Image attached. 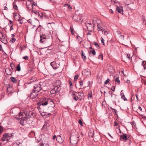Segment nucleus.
<instances>
[{
  "mask_svg": "<svg viewBox=\"0 0 146 146\" xmlns=\"http://www.w3.org/2000/svg\"><path fill=\"white\" fill-rule=\"evenodd\" d=\"M92 93H88V98H91L92 97Z\"/></svg>",
  "mask_w": 146,
  "mask_h": 146,
  "instance_id": "nucleus-56",
  "label": "nucleus"
},
{
  "mask_svg": "<svg viewBox=\"0 0 146 146\" xmlns=\"http://www.w3.org/2000/svg\"><path fill=\"white\" fill-rule=\"evenodd\" d=\"M13 134V133H5L3 135V137L1 139L3 141H8L10 138L13 136L12 135Z\"/></svg>",
  "mask_w": 146,
  "mask_h": 146,
  "instance_id": "nucleus-4",
  "label": "nucleus"
},
{
  "mask_svg": "<svg viewBox=\"0 0 146 146\" xmlns=\"http://www.w3.org/2000/svg\"><path fill=\"white\" fill-rule=\"evenodd\" d=\"M98 58L99 59L101 58L102 60H103V54L102 53H100V55H99Z\"/></svg>",
  "mask_w": 146,
  "mask_h": 146,
  "instance_id": "nucleus-37",
  "label": "nucleus"
},
{
  "mask_svg": "<svg viewBox=\"0 0 146 146\" xmlns=\"http://www.w3.org/2000/svg\"><path fill=\"white\" fill-rule=\"evenodd\" d=\"M17 70L18 72L20 71L21 67L20 64H18L17 66Z\"/></svg>",
  "mask_w": 146,
  "mask_h": 146,
  "instance_id": "nucleus-30",
  "label": "nucleus"
},
{
  "mask_svg": "<svg viewBox=\"0 0 146 146\" xmlns=\"http://www.w3.org/2000/svg\"><path fill=\"white\" fill-rule=\"evenodd\" d=\"M121 98H122L123 99V100L124 101L127 100V99L125 97V95L124 94V93H121Z\"/></svg>",
  "mask_w": 146,
  "mask_h": 146,
  "instance_id": "nucleus-29",
  "label": "nucleus"
},
{
  "mask_svg": "<svg viewBox=\"0 0 146 146\" xmlns=\"http://www.w3.org/2000/svg\"><path fill=\"white\" fill-rule=\"evenodd\" d=\"M70 30L71 31V32L72 34V35H73L74 34V32H73V29L72 27H70Z\"/></svg>",
  "mask_w": 146,
  "mask_h": 146,
  "instance_id": "nucleus-46",
  "label": "nucleus"
},
{
  "mask_svg": "<svg viewBox=\"0 0 146 146\" xmlns=\"http://www.w3.org/2000/svg\"><path fill=\"white\" fill-rule=\"evenodd\" d=\"M56 140L57 142L60 143H62L64 141V139L62 138L60 135H58L57 136Z\"/></svg>",
  "mask_w": 146,
  "mask_h": 146,
  "instance_id": "nucleus-15",
  "label": "nucleus"
},
{
  "mask_svg": "<svg viewBox=\"0 0 146 146\" xmlns=\"http://www.w3.org/2000/svg\"><path fill=\"white\" fill-rule=\"evenodd\" d=\"M43 14V13H42L41 12H38V16H40V18L41 19H42Z\"/></svg>",
  "mask_w": 146,
  "mask_h": 146,
  "instance_id": "nucleus-32",
  "label": "nucleus"
},
{
  "mask_svg": "<svg viewBox=\"0 0 146 146\" xmlns=\"http://www.w3.org/2000/svg\"><path fill=\"white\" fill-rule=\"evenodd\" d=\"M79 135L75 129L72 130L70 134V137H72L79 136Z\"/></svg>",
  "mask_w": 146,
  "mask_h": 146,
  "instance_id": "nucleus-13",
  "label": "nucleus"
},
{
  "mask_svg": "<svg viewBox=\"0 0 146 146\" xmlns=\"http://www.w3.org/2000/svg\"><path fill=\"white\" fill-rule=\"evenodd\" d=\"M116 10L117 11L118 13H121L122 15L123 14V8L121 6H117L116 8Z\"/></svg>",
  "mask_w": 146,
  "mask_h": 146,
  "instance_id": "nucleus-17",
  "label": "nucleus"
},
{
  "mask_svg": "<svg viewBox=\"0 0 146 146\" xmlns=\"http://www.w3.org/2000/svg\"><path fill=\"white\" fill-rule=\"evenodd\" d=\"M9 21L10 22V24L12 26H13V22L12 21H11V20H9Z\"/></svg>",
  "mask_w": 146,
  "mask_h": 146,
  "instance_id": "nucleus-57",
  "label": "nucleus"
},
{
  "mask_svg": "<svg viewBox=\"0 0 146 146\" xmlns=\"http://www.w3.org/2000/svg\"><path fill=\"white\" fill-rule=\"evenodd\" d=\"M40 42L47 44L49 46H50L52 44V40L51 38L47 37L45 34H40Z\"/></svg>",
  "mask_w": 146,
  "mask_h": 146,
  "instance_id": "nucleus-3",
  "label": "nucleus"
},
{
  "mask_svg": "<svg viewBox=\"0 0 146 146\" xmlns=\"http://www.w3.org/2000/svg\"><path fill=\"white\" fill-rule=\"evenodd\" d=\"M127 2L125 6L128 7L130 9L132 10L133 7V0H126Z\"/></svg>",
  "mask_w": 146,
  "mask_h": 146,
  "instance_id": "nucleus-6",
  "label": "nucleus"
},
{
  "mask_svg": "<svg viewBox=\"0 0 146 146\" xmlns=\"http://www.w3.org/2000/svg\"><path fill=\"white\" fill-rule=\"evenodd\" d=\"M75 93H76V94H77L78 96V99H79L80 100L84 99V94L83 92H74Z\"/></svg>",
  "mask_w": 146,
  "mask_h": 146,
  "instance_id": "nucleus-14",
  "label": "nucleus"
},
{
  "mask_svg": "<svg viewBox=\"0 0 146 146\" xmlns=\"http://www.w3.org/2000/svg\"><path fill=\"white\" fill-rule=\"evenodd\" d=\"M80 86L81 87H82L83 86V82L82 80H81L79 82Z\"/></svg>",
  "mask_w": 146,
  "mask_h": 146,
  "instance_id": "nucleus-42",
  "label": "nucleus"
},
{
  "mask_svg": "<svg viewBox=\"0 0 146 146\" xmlns=\"http://www.w3.org/2000/svg\"><path fill=\"white\" fill-rule=\"evenodd\" d=\"M3 131V127L0 126V135L1 134L2 132Z\"/></svg>",
  "mask_w": 146,
  "mask_h": 146,
  "instance_id": "nucleus-49",
  "label": "nucleus"
},
{
  "mask_svg": "<svg viewBox=\"0 0 146 146\" xmlns=\"http://www.w3.org/2000/svg\"><path fill=\"white\" fill-rule=\"evenodd\" d=\"M81 54L82 56V58L84 60H85L86 59V56L84 54V52L83 50L81 51Z\"/></svg>",
  "mask_w": 146,
  "mask_h": 146,
  "instance_id": "nucleus-22",
  "label": "nucleus"
},
{
  "mask_svg": "<svg viewBox=\"0 0 146 146\" xmlns=\"http://www.w3.org/2000/svg\"><path fill=\"white\" fill-rule=\"evenodd\" d=\"M15 40L16 39L15 38H12L11 40H10V41H12V43H14L15 42Z\"/></svg>",
  "mask_w": 146,
  "mask_h": 146,
  "instance_id": "nucleus-50",
  "label": "nucleus"
},
{
  "mask_svg": "<svg viewBox=\"0 0 146 146\" xmlns=\"http://www.w3.org/2000/svg\"><path fill=\"white\" fill-rule=\"evenodd\" d=\"M114 125L115 126H117V125H118V123H117L115 121L114 122Z\"/></svg>",
  "mask_w": 146,
  "mask_h": 146,
  "instance_id": "nucleus-61",
  "label": "nucleus"
},
{
  "mask_svg": "<svg viewBox=\"0 0 146 146\" xmlns=\"http://www.w3.org/2000/svg\"><path fill=\"white\" fill-rule=\"evenodd\" d=\"M92 53L93 55L94 56L96 54V52L94 50V49H93V50L90 51L89 53Z\"/></svg>",
  "mask_w": 146,
  "mask_h": 146,
  "instance_id": "nucleus-35",
  "label": "nucleus"
},
{
  "mask_svg": "<svg viewBox=\"0 0 146 146\" xmlns=\"http://www.w3.org/2000/svg\"><path fill=\"white\" fill-rule=\"evenodd\" d=\"M86 27H88L89 26H92V24L91 23H88L86 25Z\"/></svg>",
  "mask_w": 146,
  "mask_h": 146,
  "instance_id": "nucleus-64",
  "label": "nucleus"
},
{
  "mask_svg": "<svg viewBox=\"0 0 146 146\" xmlns=\"http://www.w3.org/2000/svg\"><path fill=\"white\" fill-rule=\"evenodd\" d=\"M60 90V88L58 87H54L50 91V93L52 94H54L58 93Z\"/></svg>",
  "mask_w": 146,
  "mask_h": 146,
  "instance_id": "nucleus-9",
  "label": "nucleus"
},
{
  "mask_svg": "<svg viewBox=\"0 0 146 146\" xmlns=\"http://www.w3.org/2000/svg\"><path fill=\"white\" fill-rule=\"evenodd\" d=\"M42 108H40L39 109H38V111H39L41 115L42 116H48V114L46 112H44V111L42 109ZM51 113H48V115H51Z\"/></svg>",
  "mask_w": 146,
  "mask_h": 146,
  "instance_id": "nucleus-11",
  "label": "nucleus"
},
{
  "mask_svg": "<svg viewBox=\"0 0 146 146\" xmlns=\"http://www.w3.org/2000/svg\"><path fill=\"white\" fill-rule=\"evenodd\" d=\"M38 146H49V145L47 144L43 143H40L39 144H38Z\"/></svg>",
  "mask_w": 146,
  "mask_h": 146,
  "instance_id": "nucleus-28",
  "label": "nucleus"
},
{
  "mask_svg": "<svg viewBox=\"0 0 146 146\" xmlns=\"http://www.w3.org/2000/svg\"><path fill=\"white\" fill-rule=\"evenodd\" d=\"M113 112H114V114L116 116H118V115L117 114V111L115 109L113 108H111Z\"/></svg>",
  "mask_w": 146,
  "mask_h": 146,
  "instance_id": "nucleus-26",
  "label": "nucleus"
},
{
  "mask_svg": "<svg viewBox=\"0 0 146 146\" xmlns=\"http://www.w3.org/2000/svg\"><path fill=\"white\" fill-rule=\"evenodd\" d=\"M28 21L29 23H30L32 25H33V27H35L37 26V25H35L34 24V23L35 22V21L33 20L32 21L31 19H29L28 20Z\"/></svg>",
  "mask_w": 146,
  "mask_h": 146,
  "instance_id": "nucleus-19",
  "label": "nucleus"
},
{
  "mask_svg": "<svg viewBox=\"0 0 146 146\" xmlns=\"http://www.w3.org/2000/svg\"><path fill=\"white\" fill-rule=\"evenodd\" d=\"M65 5H66L67 7L70 10H72V7L70 6V5L69 4H67Z\"/></svg>",
  "mask_w": 146,
  "mask_h": 146,
  "instance_id": "nucleus-40",
  "label": "nucleus"
},
{
  "mask_svg": "<svg viewBox=\"0 0 146 146\" xmlns=\"http://www.w3.org/2000/svg\"><path fill=\"white\" fill-rule=\"evenodd\" d=\"M102 32L103 33H104L105 35H106L108 34V32L107 31H106L105 29H104L103 30L102 29Z\"/></svg>",
  "mask_w": 146,
  "mask_h": 146,
  "instance_id": "nucleus-43",
  "label": "nucleus"
},
{
  "mask_svg": "<svg viewBox=\"0 0 146 146\" xmlns=\"http://www.w3.org/2000/svg\"><path fill=\"white\" fill-rule=\"evenodd\" d=\"M18 21H19V23L20 24H22L23 23V20L22 19H19L18 20Z\"/></svg>",
  "mask_w": 146,
  "mask_h": 146,
  "instance_id": "nucleus-47",
  "label": "nucleus"
},
{
  "mask_svg": "<svg viewBox=\"0 0 146 146\" xmlns=\"http://www.w3.org/2000/svg\"><path fill=\"white\" fill-rule=\"evenodd\" d=\"M88 31L90 32H92V26H89L88 27H86Z\"/></svg>",
  "mask_w": 146,
  "mask_h": 146,
  "instance_id": "nucleus-24",
  "label": "nucleus"
},
{
  "mask_svg": "<svg viewBox=\"0 0 146 146\" xmlns=\"http://www.w3.org/2000/svg\"><path fill=\"white\" fill-rule=\"evenodd\" d=\"M50 126L49 121H45L44 122V124L43 125L42 129L44 131L47 130V129Z\"/></svg>",
  "mask_w": 146,
  "mask_h": 146,
  "instance_id": "nucleus-8",
  "label": "nucleus"
},
{
  "mask_svg": "<svg viewBox=\"0 0 146 146\" xmlns=\"http://www.w3.org/2000/svg\"><path fill=\"white\" fill-rule=\"evenodd\" d=\"M35 116V114L32 111H29L27 112H24L19 114V119L21 121V124L23 121H26L27 119L30 117H34Z\"/></svg>",
  "mask_w": 146,
  "mask_h": 146,
  "instance_id": "nucleus-2",
  "label": "nucleus"
},
{
  "mask_svg": "<svg viewBox=\"0 0 146 146\" xmlns=\"http://www.w3.org/2000/svg\"><path fill=\"white\" fill-rule=\"evenodd\" d=\"M131 138V137L130 136H129V135L127 136V140H130V141Z\"/></svg>",
  "mask_w": 146,
  "mask_h": 146,
  "instance_id": "nucleus-63",
  "label": "nucleus"
},
{
  "mask_svg": "<svg viewBox=\"0 0 146 146\" xmlns=\"http://www.w3.org/2000/svg\"><path fill=\"white\" fill-rule=\"evenodd\" d=\"M41 83L40 84H35L34 86L33 90L38 93L41 90Z\"/></svg>",
  "mask_w": 146,
  "mask_h": 146,
  "instance_id": "nucleus-7",
  "label": "nucleus"
},
{
  "mask_svg": "<svg viewBox=\"0 0 146 146\" xmlns=\"http://www.w3.org/2000/svg\"><path fill=\"white\" fill-rule=\"evenodd\" d=\"M23 58L25 60H27L29 59V57L27 56H25L23 57Z\"/></svg>",
  "mask_w": 146,
  "mask_h": 146,
  "instance_id": "nucleus-51",
  "label": "nucleus"
},
{
  "mask_svg": "<svg viewBox=\"0 0 146 146\" xmlns=\"http://www.w3.org/2000/svg\"><path fill=\"white\" fill-rule=\"evenodd\" d=\"M10 79L11 81L14 83H17V80L15 77H11L10 78Z\"/></svg>",
  "mask_w": 146,
  "mask_h": 146,
  "instance_id": "nucleus-23",
  "label": "nucleus"
},
{
  "mask_svg": "<svg viewBox=\"0 0 146 146\" xmlns=\"http://www.w3.org/2000/svg\"><path fill=\"white\" fill-rule=\"evenodd\" d=\"M97 26L98 29L100 31H102V27L99 24H98Z\"/></svg>",
  "mask_w": 146,
  "mask_h": 146,
  "instance_id": "nucleus-41",
  "label": "nucleus"
},
{
  "mask_svg": "<svg viewBox=\"0 0 146 146\" xmlns=\"http://www.w3.org/2000/svg\"><path fill=\"white\" fill-rule=\"evenodd\" d=\"M50 104L52 105V107H50L49 108L51 110V112H52L54 111V104L53 102L52 101L51 99L44 98L42 99L40 102L37 104V108L39 109L40 108H42L43 106L47 104Z\"/></svg>",
  "mask_w": 146,
  "mask_h": 146,
  "instance_id": "nucleus-1",
  "label": "nucleus"
},
{
  "mask_svg": "<svg viewBox=\"0 0 146 146\" xmlns=\"http://www.w3.org/2000/svg\"><path fill=\"white\" fill-rule=\"evenodd\" d=\"M69 84H70V87L71 88L72 86V83L70 80H68Z\"/></svg>",
  "mask_w": 146,
  "mask_h": 146,
  "instance_id": "nucleus-45",
  "label": "nucleus"
},
{
  "mask_svg": "<svg viewBox=\"0 0 146 146\" xmlns=\"http://www.w3.org/2000/svg\"><path fill=\"white\" fill-rule=\"evenodd\" d=\"M142 64L143 66L144 69H145L146 68V61H143L142 62Z\"/></svg>",
  "mask_w": 146,
  "mask_h": 146,
  "instance_id": "nucleus-25",
  "label": "nucleus"
},
{
  "mask_svg": "<svg viewBox=\"0 0 146 146\" xmlns=\"http://www.w3.org/2000/svg\"><path fill=\"white\" fill-rule=\"evenodd\" d=\"M109 81L110 80L109 78H108V79L105 82H104V84H107L109 82Z\"/></svg>",
  "mask_w": 146,
  "mask_h": 146,
  "instance_id": "nucleus-59",
  "label": "nucleus"
},
{
  "mask_svg": "<svg viewBox=\"0 0 146 146\" xmlns=\"http://www.w3.org/2000/svg\"><path fill=\"white\" fill-rule=\"evenodd\" d=\"M115 82H117L118 83H119L120 82V81L119 80L118 77H116L115 79Z\"/></svg>",
  "mask_w": 146,
  "mask_h": 146,
  "instance_id": "nucleus-48",
  "label": "nucleus"
},
{
  "mask_svg": "<svg viewBox=\"0 0 146 146\" xmlns=\"http://www.w3.org/2000/svg\"><path fill=\"white\" fill-rule=\"evenodd\" d=\"M32 78H33V82H34L36 81L37 80V79L35 77H33Z\"/></svg>",
  "mask_w": 146,
  "mask_h": 146,
  "instance_id": "nucleus-54",
  "label": "nucleus"
},
{
  "mask_svg": "<svg viewBox=\"0 0 146 146\" xmlns=\"http://www.w3.org/2000/svg\"><path fill=\"white\" fill-rule=\"evenodd\" d=\"M78 75H76L74 76V80L75 81H76L78 78Z\"/></svg>",
  "mask_w": 146,
  "mask_h": 146,
  "instance_id": "nucleus-39",
  "label": "nucleus"
},
{
  "mask_svg": "<svg viewBox=\"0 0 146 146\" xmlns=\"http://www.w3.org/2000/svg\"><path fill=\"white\" fill-rule=\"evenodd\" d=\"M15 66V65L13 63H12L10 64V66L12 70H13L14 69Z\"/></svg>",
  "mask_w": 146,
  "mask_h": 146,
  "instance_id": "nucleus-36",
  "label": "nucleus"
},
{
  "mask_svg": "<svg viewBox=\"0 0 146 146\" xmlns=\"http://www.w3.org/2000/svg\"><path fill=\"white\" fill-rule=\"evenodd\" d=\"M72 95L73 99L76 101H77L78 99L77 94H76L74 92H73Z\"/></svg>",
  "mask_w": 146,
  "mask_h": 146,
  "instance_id": "nucleus-21",
  "label": "nucleus"
},
{
  "mask_svg": "<svg viewBox=\"0 0 146 146\" xmlns=\"http://www.w3.org/2000/svg\"><path fill=\"white\" fill-rule=\"evenodd\" d=\"M122 133L123 134V135H120L121 138H122L124 140H127V135L125 133Z\"/></svg>",
  "mask_w": 146,
  "mask_h": 146,
  "instance_id": "nucleus-20",
  "label": "nucleus"
},
{
  "mask_svg": "<svg viewBox=\"0 0 146 146\" xmlns=\"http://www.w3.org/2000/svg\"><path fill=\"white\" fill-rule=\"evenodd\" d=\"M78 39L79 43H80L82 41V38L80 37L77 36L76 37Z\"/></svg>",
  "mask_w": 146,
  "mask_h": 146,
  "instance_id": "nucleus-27",
  "label": "nucleus"
},
{
  "mask_svg": "<svg viewBox=\"0 0 146 146\" xmlns=\"http://www.w3.org/2000/svg\"><path fill=\"white\" fill-rule=\"evenodd\" d=\"M93 44L97 48L99 49L100 48V46L99 44L97 43V42L94 41L93 42Z\"/></svg>",
  "mask_w": 146,
  "mask_h": 146,
  "instance_id": "nucleus-33",
  "label": "nucleus"
},
{
  "mask_svg": "<svg viewBox=\"0 0 146 146\" xmlns=\"http://www.w3.org/2000/svg\"><path fill=\"white\" fill-rule=\"evenodd\" d=\"M5 71L7 74L9 75H11L12 74V72L11 70L9 68H7L6 69Z\"/></svg>",
  "mask_w": 146,
  "mask_h": 146,
  "instance_id": "nucleus-18",
  "label": "nucleus"
},
{
  "mask_svg": "<svg viewBox=\"0 0 146 146\" xmlns=\"http://www.w3.org/2000/svg\"><path fill=\"white\" fill-rule=\"evenodd\" d=\"M31 6L33 7V6H37V4L36 3L34 2V1L32 2L31 3Z\"/></svg>",
  "mask_w": 146,
  "mask_h": 146,
  "instance_id": "nucleus-38",
  "label": "nucleus"
},
{
  "mask_svg": "<svg viewBox=\"0 0 146 146\" xmlns=\"http://www.w3.org/2000/svg\"><path fill=\"white\" fill-rule=\"evenodd\" d=\"M50 65L52 67L53 69H56L60 66V64L56 63L55 61L51 62L50 63Z\"/></svg>",
  "mask_w": 146,
  "mask_h": 146,
  "instance_id": "nucleus-12",
  "label": "nucleus"
},
{
  "mask_svg": "<svg viewBox=\"0 0 146 146\" xmlns=\"http://www.w3.org/2000/svg\"><path fill=\"white\" fill-rule=\"evenodd\" d=\"M101 42L104 45H105V43L104 42V40L102 37H101Z\"/></svg>",
  "mask_w": 146,
  "mask_h": 146,
  "instance_id": "nucleus-52",
  "label": "nucleus"
},
{
  "mask_svg": "<svg viewBox=\"0 0 146 146\" xmlns=\"http://www.w3.org/2000/svg\"><path fill=\"white\" fill-rule=\"evenodd\" d=\"M4 36H3V33L2 32H1L0 33V38L1 39H2V38H3Z\"/></svg>",
  "mask_w": 146,
  "mask_h": 146,
  "instance_id": "nucleus-44",
  "label": "nucleus"
},
{
  "mask_svg": "<svg viewBox=\"0 0 146 146\" xmlns=\"http://www.w3.org/2000/svg\"><path fill=\"white\" fill-rule=\"evenodd\" d=\"M78 123H79V124L80 125H81L82 126V121L80 119L79 120V121H78Z\"/></svg>",
  "mask_w": 146,
  "mask_h": 146,
  "instance_id": "nucleus-55",
  "label": "nucleus"
},
{
  "mask_svg": "<svg viewBox=\"0 0 146 146\" xmlns=\"http://www.w3.org/2000/svg\"><path fill=\"white\" fill-rule=\"evenodd\" d=\"M127 57L129 59V60L130 59V55L129 54H127Z\"/></svg>",
  "mask_w": 146,
  "mask_h": 146,
  "instance_id": "nucleus-60",
  "label": "nucleus"
},
{
  "mask_svg": "<svg viewBox=\"0 0 146 146\" xmlns=\"http://www.w3.org/2000/svg\"><path fill=\"white\" fill-rule=\"evenodd\" d=\"M33 78H32L31 79H30L29 81L28 82V84H31L33 82Z\"/></svg>",
  "mask_w": 146,
  "mask_h": 146,
  "instance_id": "nucleus-53",
  "label": "nucleus"
},
{
  "mask_svg": "<svg viewBox=\"0 0 146 146\" xmlns=\"http://www.w3.org/2000/svg\"><path fill=\"white\" fill-rule=\"evenodd\" d=\"M38 92L33 90L30 94V97L32 99H34L37 97Z\"/></svg>",
  "mask_w": 146,
  "mask_h": 146,
  "instance_id": "nucleus-10",
  "label": "nucleus"
},
{
  "mask_svg": "<svg viewBox=\"0 0 146 146\" xmlns=\"http://www.w3.org/2000/svg\"><path fill=\"white\" fill-rule=\"evenodd\" d=\"M13 8L14 9L18 10V7L17 6V5H16L15 2H14L13 3Z\"/></svg>",
  "mask_w": 146,
  "mask_h": 146,
  "instance_id": "nucleus-31",
  "label": "nucleus"
},
{
  "mask_svg": "<svg viewBox=\"0 0 146 146\" xmlns=\"http://www.w3.org/2000/svg\"><path fill=\"white\" fill-rule=\"evenodd\" d=\"M1 40L2 42L5 44H7V40L5 39L4 38H3L2 39H1Z\"/></svg>",
  "mask_w": 146,
  "mask_h": 146,
  "instance_id": "nucleus-34",
  "label": "nucleus"
},
{
  "mask_svg": "<svg viewBox=\"0 0 146 146\" xmlns=\"http://www.w3.org/2000/svg\"><path fill=\"white\" fill-rule=\"evenodd\" d=\"M61 84V82L60 80H56L54 84V87H58L60 88V85Z\"/></svg>",
  "mask_w": 146,
  "mask_h": 146,
  "instance_id": "nucleus-16",
  "label": "nucleus"
},
{
  "mask_svg": "<svg viewBox=\"0 0 146 146\" xmlns=\"http://www.w3.org/2000/svg\"><path fill=\"white\" fill-rule=\"evenodd\" d=\"M115 87L114 86H113L111 88V90L113 91H114L115 90Z\"/></svg>",
  "mask_w": 146,
  "mask_h": 146,
  "instance_id": "nucleus-58",
  "label": "nucleus"
},
{
  "mask_svg": "<svg viewBox=\"0 0 146 146\" xmlns=\"http://www.w3.org/2000/svg\"><path fill=\"white\" fill-rule=\"evenodd\" d=\"M79 138V136L70 137L69 139L70 141V143L73 145H76L78 143V141H79L78 138Z\"/></svg>",
  "mask_w": 146,
  "mask_h": 146,
  "instance_id": "nucleus-5",
  "label": "nucleus"
},
{
  "mask_svg": "<svg viewBox=\"0 0 146 146\" xmlns=\"http://www.w3.org/2000/svg\"><path fill=\"white\" fill-rule=\"evenodd\" d=\"M47 17V16L46 15H44L43 13V14L42 19L44 18H46Z\"/></svg>",
  "mask_w": 146,
  "mask_h": 146,
  "instance_id": "nucleus-62",
  "label": "nucleus"
}]
</instances>
